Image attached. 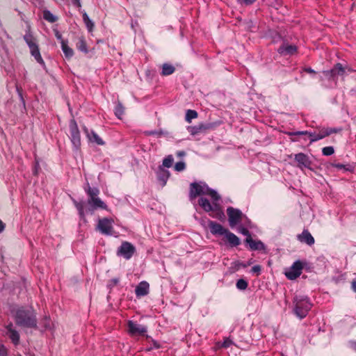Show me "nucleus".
Wrapping results in <instances>:
<instances>
[{"instance_id":"obj_1","label":"nucleus","mask_w":356,"mask_h":356,"mask_svg":"<svg viewBox=\"0 0 356 356\" xmlns=\"http://www.w3.org/2000/svg\"><path fill=\"white\" fill-rule=\"evenodd\" d=\"M17 325L25 327H36V314L32 309H18L14 316Z\"/></svg>"},{"instance_id":"obj_2","label":"nucleus","mask_w":356,"mask_h":356,"mask_svg":"<svg viewBox=\"0 0 356 356\" xmlns=\"http://www.w3.org/2000/svg\"><path fill=\"white\" fill-rule=\"evenodd\" d=\"M204 195L210 196L211 200H220V196L218 193L210 188L205 183L193 182L190 184L189 198L191 200H193L197 197Z\"/></svg>"},{"instance_id":"obj_3","label":"nucleus","mask_w":356,"mask_h":356,"mask_svg":"<svg viewBox=\"0 0 356 356\" xmlns=\"http://www.w3.org/2000/svg\"><path fill=\"white\" fill-rule=\"evenodd\" d=\"M85 191L88 196L87 204L90 211H92L98 209H107V205L98 197L99 190L97 188L90 187L89 184H87Z\"/></svg>"},{"instance_id":"obj_4","label":"nucleus","mask_w":356,"mask_h":356,"mask_svg":"<svg viewBox=\"0 0 356 356\" xmlns=\"http://www.w3.org/2000/svg\"><path fill=\"white\" fill-rule=\"evenodd\" d=\"M294 312L300 318H305L312 308L309 298L302 296H296L293 300Z\"/></svg>"},{"instance_id":"obj_5","label":"nucleus","mask_w":356,"mask_h":356,"mask_svg":"<svg viewBox=\"0 0 356 356\" xmlns=\"http://www.w3.org/2000/svg\"><path fill=\"white\" fill-rule=\"evenodd\" d=\"M218 201L219 200H212V203H211L208 199L205 197H200L198 200V204L204 211L214 212L215 213L210 214L212 217L221 219L225 216V215L220 208Z\"/></svg>"},{"instance_id":"obj_6","label":"nucleus","mask_w":356,"mask_h":356,"mask_svg":"<svg viewBox=\"0 0 356 356\" xmlns=\"http://www.w3.org/2000/svg\"><path fill=\"white\" fill-rule=\"evenodd\" d=\"M114 221L112 218H104L99 219L97 225L98 229L102 234L111 236L113 234Z\"/></svg>"},{"instance_id":"obj_7","label":"nucleus","mask_w":356,"mask_h":356,"mask_svg":"<svg viewBox=\"0 0 356 356\" xmlns=\"http://www.w3.org/2000/svg\"><path fill=\"white\" fill-rule=\"evenodd\" d=\"M303 264L300 261H295L293 265L285 272L286 277L291 280H296L302 273Z\"/></svg>"},{"instance_id":"obj_8","label":"nucleus","mask_w":356,"mask_h":356,"mask_svg":"<svg viewBox=\"0 0 356 356\" xmlns=\"http://www.w3.org/2000/svg\"><path fill=\"white\" fill-rule=\"evenodd\" d=\"M227 213L230 227H233L241 221L243 213L239 209L228 207Z\"/></svg>"},{"instance_id":"obj_9","label":"nucleus","mask_w":356,"mask_h":356,"mask_svg":"<svg viewBox=\"0 0 356 356\" xmlns=\"http://www.w3.org/2000/svg\"><path fill=\"white\" fill-rule=\"evenodd\" d=\"M136 248L130 243L124 241L118 250V255L122 256L126 259H129L135 253Z\"/></svg>"},{"instance_id":"obj_10","label":"nucleus","mask_w":356,"mask_h":356,"mask_svg":"<svg viewBox=\"0 0 356 356\" xmlns=\"http://www.w3.org/2000/svg\"><path fill=\"white\" fill-rule=\"evenodd\" d=\"M127 325L128 332L132 336L144 335L147 330V327L132 321H129Z\"/></svg>"},{"instance_id":"obj_11","label":"nucleus","mask_w":356,"mask_h":356,"mask_svg":"<svg viewBox=\"0 0 356 356\" xmlns=\"http://www.w3.org/2000/svg\"><path fill=\"white\" fill-rule=\"evenodd\" d=\"M70 129L72 142L75 146H79L81 144L80 132L74 120L70 121Z\"/></svg>"},{"instance_id":"obj_12","label":"nucleus","mask_w":356,"mask_h":356,"mask_svg":"<svg viewBox=\"0 0 356 356\" xmlns=\"http://www.w3.org/2000/svg\"><path fill=\"white\" fill-rule=\"evenodd\" d=\"M295 161L297 162V166L303 170L304 168H310L312 165V161L304 153H298L295 154L294 156Z\"/></svg>"},{"instance_id":"obj_13","label":"nucleus","mask_w":356,"mask_h":356,"mask_svg":"<svg viewBox=\"0 0 356 356\" xmlns=\"http://www.w3.org/2000/svg\"><path fill=\"white\" fill-rule=\"evenodd\" d=\"M208 226L211 233L213 235H224L227 230V229L223 227L220 224L211 220L209 221Z\"/></svg>"},{"instance_id":"obj_14","label":"nucleus","mask_w":356,"mask_h":356,"mask_svg":"<svg viewBox=\"0 0 356 356\" xmlns=\"http://www.w3.org/2000/svg\"><path fill=\"white\" fill-rule=\"evenodd\" d=\"M7 330L6 334L11 339L12 342L15 345H18L19 343V332L13 327V325L12 323H10L8 325L6 326Z\"/></svg>"},{"instance_id":"obj_15","label":"nucleus","mask_w":356,"mask_h":356,"mask_svg":"<svg viewBox=\"0 0 356 356\" xmlns=\"http://www.w3.org/2000/svg\"><path fill=\"white\" fill-rule=\"evenodd\" d=\"M212 127L213 126L211 124H204L201 123L195 126L188 127V131L191 135L195 136L200 133L204 132L205 131L211 129Z\"/></svg>"},{"instance_id":"obj_16","label":"nucleus","mask_w":356,"mask_h":356,"mask_svg":"<svg viewBox=\"0 0 356 356\" xmlns=\"http://www.w3.org/2000/svg\"><path fill=\"white\" fill-rule=\"evenodd\" d=\"M149 292V284L146 281L140 282L136 287L135 293L137 297L147 296Z\"/></svg>"},{"instance_id":"obj_17","label":"nucleus","mask_w":356,"mask_h":356,"mask_svg":"<svg viewBox=\"0 0 356 356\" xmlns=\"http://www.w3.org/2000/svg\"><path fill=\"white\" fill-rule=\"evenodd\" d=\"M297 238L300 242L308 245H312L315 242L314 237L307 229H304L300 234L297 236Z\"/></svg>"},{"instance_id":"obj_18","label":"nucleus","mask_w":356,"mask_h":356,"mask_svg":"<svg viewBox=\"0 0 356 356\" xmlns=\"http://www.w3.org/2000/svg\"><path fill=\"white\" fill-rule=\"evenodd\" d=\"M245 242L249 245L252 250H265V245L261 241H254L252 237L246 238Z\"/></svg>"},{"instance_id":"obj_19","label":"nucleus","mask_w":356,"mask_h":356,"mask_svg":"<svg viewBox=\"0 0 356 356\" xmlns=\"http://www.w3.org/2000/svg\"><path fill=\"white\" fill-rule=\"evenodd\" d=\"M277 52L282 56H291L297 52L296 46H280Z\"/></svg>"},{"instance_id":"obj_20","label":"nucleus","mask_w":356,"mask_h":356,"mask_svg":"<svg viewBox=\"0 0 356 356\" xmlns=\"http://www.w3.org/2000/svg\"><path fill=\"white\" fill-rule=\"evenodd\" d=\"M326 74L332 77L337 75L343 76L345 74V67L341 63H337L331 70L326 72Z\"/></svg>"},{"instance_id":"obj_21","label":"nucleus","mask_w":356,"mask_h":356,"mask_svg":"<svg viewBox=\"0 0 356 356\" xmlns=\"http://www.w3.org/2000/svg\"><path fill=\"white\" fill-rule=\"evenodd\" d=\"M224 235L225 236L231 246L236 247L240 245L241 241L239 238L234 234L230 232L228 229L226 231V233H225Z\"/></svg>"},{"instance_id":"obj_22","label":"nucleus","mask_w":356,"mask_h":356,"mask_svg":"<svg viewBox=\"0 0 356 356\" xmlns=\"http://www.w3.org/2000/svg\"><path fill=\"white\" fill-rule=\"evenodd\" d=\"M84 130L90 141L95 143L99 145L104 144L103 140L94 131L90 130L89 131L87 129H85Z\"/></svg>"},{"instance_id":"obj_23","label":"nucleus","mask_w":356,"mask_h":356,"mask_svg":"<svg viewBox=\"0 0 356 356\" xmlns=\"http://www.w3.org/2000/svg\"><path fill=\"white\" fill-rule=\"evenodd\" d=\"M309 136L311 138L310 143H313L317 141L318 140L323 139L327 136V134L325 132L324 129H321L319 130L318 133L316 132H309Z\"/></svg>"},{"instance_id":"obj_24","label":"nucleus","mask_w":356,"mask_h":356,"mask_svg":"<svg viewBox=\"0 0 356 356\" xmlns=\"http://www.w3.org/2000/svg\"><path fill=\"white\" fill-rule=\"evenodd\" d=\"M31 55L35 58L38 63L44 66V62L40 55L38 46H30Z\"/></svg>"},{"instance_id":"obj_25","label":"nucleus","mask_w":356,"mask_h":356,"mask_svg":"<svg viewBox=\"0 0 356 356\" xmlns=\"http://www.w3.org/2000/svg\"><path fill=\"white\" fill-rule=\"evenodd\" d=\"M42 17L46 21L50 23L56 22L58 20V17L48 10H43Z\"/></svg>"},{"instance_id":"obj_26","label":"nucleus","mask_w":356,"mask_h":356,"mask_svg":"<svg viewBox=\"0 0 356 356\" xmlns=\"http://www.w3.org/2000/svg\"><path fill=\"white\" fill-rule=\"evenodd\" d=\"M175 70V68L173 65L168 64V63H164L162 65V72L161 75L162 76H168L174 73Z\"/></svg>"},{"instance_id":"obj_27","label":"nucleus","mask_w":356,"mask_h":356,"mask_svg":"<svg viewBox=\"0 0 356 356\" xmlns=\"http://www.w3.org/2000/svg\"><path fill=\"white\" fill-rule=\"evenodd\" d=\"M170 173L168 170L160 168L158 177L159 179L163 181V185H165L167 179H168Z\"/></svg>"},{"instance_id":"obj_28","label":"nucleus","mask_w":356,"mask_h":356,"mask_svg":"<svg viewBox=\"0 0 356 356\" xmlns=\"http://www.w3.org/2000/svg\"><path fill=\"white\" fill-rule=\"evenodd\" d=\"M124 108L120 102H118L115 108V115L119 118L121 119L122 116L124 115Z\"/></svg>"},{"instance_id":"obj_29","label":"nucleus","mask_w":356,"mask_h":356,"mask_svg":"<svg viewBox=\"0 0 356 356\" xmlns=\"http://www.w3.org/2000/svg\"><path fill=\"white\" fill-rule=\"evenodd\" d=\"M197 117V113L194 110H188L186 114V120L188 122H191V120L195 119Z\"/></svg>"},{"instance_id":"obj_30","label":"nucleus","mask_w":356,"mask_h":356,"mask_svg":"<svg viewBox=\"0 0 356 356\" xmlns=\"http://www.w3.org/2000/svg\"><path fill=\"white\" fill-rule=\"evenodd\" d=\"M83 22H85L87 28L89 29V30H91L92 29V27L94 26V24L93 22L90 19L88 15L86 14V13H84L83 14Z\"/></svg>"},{"instance_id":"obj_31","label":"nucleus","mask_w":356,"mask_h":356,"mask_svg":"<svg viewBox=\"0 0 356 356\" xmlns=\"http://www.w3.org/2000/svg\"><path fill=\"white\" fill-rule=\"evenodd\" d=\"M65 58H70L73 56V50L70 46H61Z\"/></svg>"},{"instance_id":"obj_32","label":"nucleus","mask_w":356,"mask_h":356,"mask_svg":"<svg viewBox=\"0 0 356 356\" xmlns=\"http://www.w3.org/2000/svg\"><path fill=\"white\" fill-rule=\"evenodd\" d=\"M173 157L172 155H168L163 161V165L166 168H170L173 163Z\"/></svg>"},{"instance_id":"obj_33","label":"nucleus","mask_w":356,"mask_h":356,"mask_svg":"<svg viewBox=\"0 0 356 356\" xmlns=\"http://www.w3.org/2000/svg\"><path fill=\"white\" fill-rule=\"evenodd\" d=\"M248 286L247 281L243 279H239L236 282V287L240 290H245Z\"/></svg>"},{"instance_id":"obj_34","label":"nucleus","mask_w":356,"mask_h":356,"mask_svg":"<svg viewBox=\"0 0 356 356\" xmlns=\"http://www.w3.org/2000/svg\"><path fill=\"white\" fill-rule=\"evenodd\" d=\"M334 152V149L333 147H332V146L325 147L322 149V153L324 156H330V155L333 154Z\"/></svg>"},{"instance_id":"obj_35","label":"nucleus","mask_w":356,"mask_h":356,"mask_svg":"<svg viewBox=\"0 0 356 356\" xmlns=\"http://www.w3.org/2000/svg\"><path fill=\"white\" fill-rule=\"evenodd\" d=\"M55 37L58 39V42L61 44H66L64 40L63 39L62 34L56 29H53Z\"/></svg>"},{"instance_id":"obj_36","label":"nucleus","mask_w":356,"mask_h":356,"mask_svg":"<svg viewBox=\"0 0 356 356\" xmlns=\"http://www.w3.org/2000/svg\"><path fill=\"white\" fill-rule=\"evenodd\" d=\"M325 133L327 134V136L332 134H337L341 131V128H323Z\"/></svg>"},{"instance_id":"obj_37","label":"nucleus","mask_w":356,"mask_h":356,"mask_svg":"<svg viewBox=\"0 0 356 356\" xmlns=\"http://www.w3.org/2000/svg\"><path fill=\"white\" fill-rule=\"evenodd\" d=\"M186 168V164L183 161L176 163L175 165V170L177 172L183 171Z\"/></svg>"},{"instance_id":"obj_38","label":"nucleus","mask_w":356,"mask_h":356,"mask_svg":"<svg viewBox=\"0 0 356 356\" xmlns=\"http://www.w3.org/2000/svg\"><path fill=\"white\" fill-rule=\"evenodd\" d=\"M238 232L242 234L247 236V238L252 237L250 232L245 227H239Z\"/></svg>"},{"instance_id":"obj_39","label":"nucleus","mask_w":356,"mask_h":356,"mask_svg":"<svg viewBox=\"0 0 356 356\" xmlns=\"http://www.w3.org/2000/svg\"><path fill=\"white\" fill-rule=\"evenodd\" d=\"M76 207L77 208L80 216H84V212H83V203H81V202L76 203Z\"/></svg>"},{"instance_id":"obj_40","label":"nucleus","mask_w":356,"mask_h":356,"mask_svg":"<svg viewBox=\"0 0 356 356\" xmlns=\"http://www.w3.org/2000/svg\"><path fill=\"white\" fill-rule=\"evenodd\" d=\"M288 134L289 136H300V135H308L309 136V131H296V132H289Z\"/></svg>"},{"instance_id":"obj_41","label":"nucleus","mask_w":356,"mask_h":356,"mask_svg":"<svg viewBox=\"0 0 356 356\" xmlns=\"http://www.w3.org/2000/svg\"><path fill=\"white\" fill-rule=\"evenodd\" d=\"M78 47H79V50L86 54L94 49V48L88 49V46H78Z\"/></svg>"},{"instance_id":"obj_42","label":"nucleus","mask_w":356,"mask_h":356,"mask_svg":"<svg viewBox=\"0 0 356 356\" xmlns=\"http://www.w3.org/2000/svg\"><path fill=\"white\" fill-rule=\"evenodd\" d=\"M232 344V341L229 339H225L222 344V347L228 348Z\"/></svg>"},{"instance_id":"obj_43","label":"nucleus","mask_w":356,"mask_h":356,"mask_svg":"<svg viewBox=\"0 0 356 356\" xmlns=\"http://www.w3.org/2000/svg\"><path fill=\"white\" fill-rule=\"evenodd\" d=\"M16 90H17V92L18 93V95L20 98V99L22 100V103L24 104V100L23 99V95H22V88L19 87L18 86H16Z\"/></svg>"},{"instance_id":"obj_44","label":"nucleus","mask_w":356,"mask_h":356,"mask_svg":"<svg viewBox=\"0 0 356 356\" xmlns=\"http://www.w3.org/2000/svg\"><path fill=\"white\" fill-rule=\"evenodd\" d=\"M0 356H7V349L1 344H0Z\"/></svg>"},{"instance_id":"obj_45","label":"nucleus","mask_w":356,"mask_h":356,"mask_svg":"<svg viewBox=\"0 0 356 356\" xmlns=\"http://www.w3.org/2000/svg\"><path fill=\"white\" fill-rule=\"evenodd\" d=\"M251 270L252 273H257V275H259L261 272V266L259 265L254 266Z\"/></svg>"},{"instance_id":"obj_46","label":"nucleus","mask_w":356,"mask_h":356,"mask_svg":"<svg viewBox=\"0 0 356 356\" xmlns=\"http://www.w3.org/2000/svg\"><path fill=\"white\" fill-rule=\"evenodd\" d=\"M256 0H238V1L240 3H244L245 5H250L252 4L253 2H254Z\"/></svg>"},{"instance_id":"obj_47","label":"nucleus","mask_w":356,"mask_h":356,"mask_svg":"<svg viewBox=\"0 0 356 356\" xmlns=\"http://www.w3.org/2000/svg\"><path fill=\"white\" fill-rule=\"evenodd\" d=\"M31 38V36L30 35H26L24 36V39L26 41L28 44H35V43L33 42L30 40Z\"/></svg>"},{"instance_id":"obj_48","label":"nucleus","mask_w":356,"mask_h":356,"mask_svg":"<svg viewBox=\"0 0 356 356\" xmlns=\"http://www.w3.org/2000/svg\"><path fill=\"white\" fill-rule=\"evenodd\" d=\"M303 70L309 74H316V72L314 70H312L311 67H305L303 69Z\"/></svg>"},{"instance_id":"obj_49","label":"nucleus","mask_w":356,"mask_h":356,"mask_svg":"<svg viewBox=\"0 0 356 356\" xmlns=\"http://www.w3.org/2000/svg\"><path fill=\"white\" fill-rule=\"evenodd\" d=\"M351 289L355 293H356V280H353L351 282Z\"/></svg>"},{"instance_id":"obj_50","label":"nucleus","mask_w":356,"mask_h":356,"mask_svg":"<svg viewBox=\"0 0 356 356\" xmlns=\"http://www.w3.org/2000/svg\"><path fill=\"white\" fill-rule=\"evenodd\" d=\"M73 3L76 5L77 7L80 8L81 7V4L80 2V0H72Z\"/></svg>"},{"instance_id":"obj_51","label":"nucleus","mask_w":356,"mask_h":356,"mask_svg":"<svg viewBox=\"0 0 356 356\" xmlns=\"http://www.w3.org/2000/svg\"><path fill=\"white\" fill-rule=\"evenodd\" d=\"M186 155V152L184 151H179L177 152V156L179 157H182Z\"/></svg>"},{"instance_id":"obj_52","label":"nucleus","mask_w":356,"mask_h":356,"mask_svg":"<svg viewBox=\"0 0 356 356\" xmlns=\"http://www.w3.org/2000/svg\"><path fill=\"white\" fill-rule=\"evenodd\" d=\"M254 28L253 27V23L252 22H248V29H250L251 31H254Z\"/></svg>"},{"instance_id":"obj_53","label":"nucleus","mask_w":356,"mask_h":356,"mask_svg":"<svg viewBox=\"0 0 356 356\" xmlns=\"http://www.w3.org/2000/svg\"><path fill=\"white\" fill-rule=\"evenodd\" d=\"M5 228V224L0 220V233H1Z\"/></svg>"},{"instance_id":"obj_54","label":"nucleus","mask_w":356,"mask_h":356,"mask_svg":"<svg viewBox=\"0 0 356 356\" xmlns=\"http://www.w3.org/2000/svg\"><path fill=\"white\" fill-rule=\"evenodd\" d=\"M350 346L354 350L356 351V341L350 342Z\"/></svg>"},{"instance_id":"obj_55","label":"nucleus","mask_w":356,"mask_h":356,"mask_svg":"<svg viewBox=\"0 0 356 356\" xmlns=\"http://www.w3.org/2000/svg\"><path fill=\"white\" fill-rule=\"evenodd\" d=\"M335 167L337 168L341 169V168H344V165L343 164H336Z\"/></svg>"},{"instance_id":"obj_56","label":"nucleus","mask_w":356,"mask_h":356,"mask_svg":"<svg viewBox=\"0 0 356 356\" xmlns=\"http://www.w3.org/2000/svg\"><path fill=\"white\" fill-rule=\"evenodd\" d=\"M114 282H115V283H117V282H118V280H114Z\"/></svg>"}]
</instances>
